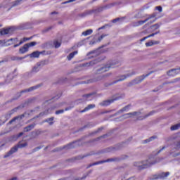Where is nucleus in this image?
<instances>
[{"label":"nucleus","instance_id":"1","mask_svg":"<svg viewBox=\"0 0 180 180\" xmlns=\"http://www.w3.org/2000/svg\"><path fill=\"white\" fill-rule=\"evenodd\" d=\"M25 147H27V142H25L24 143H22V141L18 142L17 145L11 148V150L4 156V158L11 157L12 154H14V153L18 151V148H25Z\"/></svg>","mask_w":180,"mask_h":180},{"label":"nucleus","instance_id":"2","mask_svg":"<svg viewBox=\"0 0 180 180\" xmlns=\"http://www.w3.org/2000/svg\"><path fill=\"white\" fill-rule=\"evenodd\" d=\"M169 175V172H162L158 174H153L151 176V177L149 178L150 180H154V179H164V178H167Z\"/></svg>","mask_w":180,"mask_h":180},{"label":"nucleus","instance_id":"3","mask_svg":"<svg viewBox=\"0 0 180 180\" xmlns=\"http://www.w3.org/2000/svg\"><path fill=\"white\" fill-rule=\"evenodd\" d=\"M116 64H119V62H111L108 65H105L104 67L101 68L99 71H102L103 72H106V71H109L110 68H115Z\"/></svg>","mask_w":180,"mask_h":180},{"label":"nucleus","instance_id":"4","mask_svg":"<svg viewBox=\"0 0 180 180\" xmlns=\"http://www.w3.org/2000/svg\"><path fill=\"white\" fill-rule=\"evenodd\" d=\"M180 69H172L167 72V75H169V77H175L176 75H178Z\"/></svg>","mask_w":180,"mask_h":180},{"label":"nucleus","instance_id":"5","mask_svg":"<svg viewBox=\"0 0 180 180\" xmlns=\"http://www.w3.org/2000/svg\"><path fill=\"white\" fill-rule=\"evenodd\" d=\"M32 39H33V37L22 38V39L20 41L19 44H15L13 46L14 49H16V47H19V46H21V44H23L24 43H25V41H29V40H32Z\"/></svg>","mask_w":180,"mask_h":180},{"label":"nucleus","instance_id":"6","mask_svg":"<svg viewBox=\"0 0 180 180\" xmlns=\"http://www.w3.org/2000/svg\"><path fill=\"white\" fill-rule=\"evenodd\" d=\"M117 99H119V98H115L114 99H110V100H105L101 103V106H109V105H110V103H113V102H115V101H117Z\"/></svg>","mask_w":180,"mask_h":180},{"label":"nucleus","instance_id":"7","mask_svg":"<svg viewBox=\"0 0 180 180\" xmlns=\"http://www.w3.org/2000/svg\"><path fill=\"white\" fill-rule=\"evenodd\" d=\"M109 161H115L113 159H108L106 160L99 161L97 162H94L92 164L89 165V167L87 168H91V167H94V165H99V164H103V162H109Z\"/></svg>","mask_w":180,"mask_h":180},{"label":"nucleus","instance_id":"8","mask_svg":"<svg viewBox=\"0 0 180 180\" xmlns=\"http://www.w3.org/2000/svg\"><path fill=\"white\" fill-rule=\"evenodd\" d=\"M41 84H38L37 86H32L27 89L21 91L20 94H25V92H31V91H34V89H37V88H40Z\"/></svg>","mask_w":180,"mask_h":180},{"label":"nucleus","instance_id":"9","mask_svg":"<svg viewBox=\"0 0 180 180\" xmlns=\"http://www.w3.org/2000/svg\"><path fill=\"white\" fill-rule=\"evenodd\" d=\"M27 51H29V48L26 44L19 49L20 54H25V53H27Z\"/></svg>","mask_w":180,"mask_h":180},{"label":"nucleus","instance_id":"10","mask_svg":"<svg viewBox=\"0 0 180 180\" xmlns=\"http://www.w3.org/2000/svg\"><path fill=\"white\" fill-rule=\"evenodd\" d=\"M41 54V52L39 51H36L32 52L30 55V57L31 58H39V57H40V55Z\"/></svg>","mask_w":180,"mask_h":180},{"label":"nucleus","instance_id":"11","mask_svg":"<svg viewBox=\"0 0 180 180\" xmlns=\"http://www.w3.org/2000/svg\"><path fill=\"white\" fill-rule=\"evenodd\" d=\"M11 33V27L4 28L0 30V36H5V34H9Z\"/></svg>","mask_w":180,"mask_h":180},{"label":"nucleus","instance_id":"12","mask_svg":"<svg viewBox=\"0 0 180 180\" xmlns=\"http://www.w3.org/2000/svg\"><path fill=\"white\" fill-rule=\"evenodd\" d=\"M94 108H95V104H89L84 110H81L80 113H85V112H88V110H91V109H94Z\"/></svg>","mask_w":180,"mask_h":180},{"label":"nucleus","instance_id":"13","mask_svg":"<svg viewBox=\"0 0 180 180\" xmlns=\"http://www.w3.org/2000/svg\"><path fill=\"white\" fill-rule=\"evenodd\" d=\"M78 143V141H75L72 142L71 143L68 144L67 146H64L63 148H66L67 150L70 149V148H75V147H77V143Z\"/></svg>","mask_w":180,"mask_h":180},{"label":"nucleus","instance_id":"14","mask_svg":"<svg viewBox=\"0 0 180 180\" xmlns=\"http://www.w3.org/2000/svg\"><path fill=\"white\" fill-rule=\"evenodd\" d=\"M35 126H36V124H34V123L30 124L24 128V131H26V132L30 131V130H33V129H34Z\"/></svg>","mask_w":180,"mask_h":180},{"label":"nucleus","instance_id":"15","mask_svg":"<svg viewBox=\"0 0 180 180\" xmlns=\"http://www.w3.org/2000/svg\"><path fill=\"white\" fill-rule=\"evenodd\" d=\"M23 117H25V114L15 117L11 120L9 121V124H12V123H13V122H16V120H18V119H23Z\"/></svg>","mask_w":180,"mask_h":180},{"label":"nucleus","instance_id":"16","mask_svg":"<svg viewBox=\"0 0 180 180\" xmlns=\"http://www.w3.org/2000/svg\"><path fill=\"white\" fill-rule=\"evenodd\" d=\"M77 54H78V51H75L70 53L69 54V56H68V57H67L68 60H69V61L72 60V58L75 57V56H77Z\"/></svg>","mask_w":180,"mask_h":180},{"label":"nucleus","instance_id":"17","mask_svg":"<svg viewBox=\"0 0 180 180\" xmlns=\"http://www.w3.org/2000/svg\"><path fill=\"white\" fill-rule=\"evenodd\" d=\"M127 77H129V75H122L120 77V79H119L117 81L113 82L112 84H110V85H113V84H117V82H120L121 81H124V79H126V78H127Z\"/></svg>","mask_w":180,"mask_h":180},{"label":"nucleus","instance_id":"18","mask_svg":"<svg viewBox=\"0 0 180 180\" xmlns=\"http://www.w3.org/2000/svg\"><path fill=\"white\" fill-rule=\"evenodd\" d=\"M130 108H131V105L129 104L120 110V112L121 113H123V112H129L130 110Z\"/></svg>","mask_w":180,"mask_h":180},{"label":"nucleus","instance_id":"19","mask_svg":"<svg viewBox=\"0 0 180 180\" xmlns=\"http://www.w3.org/2000/svg\"><path fill=\"white\" fill-rule=\"evenodd\" d=\"M92 33H94V30H92V29H89L86 31H84L82 33V36H89L90 34H92Z\"/></svg>","mask_w":180,"mask_h":180},{"label":"nucleus","instance_id":"20","mask_svg":"<svg viewBox=\"0 0 180 180\" xmlns=\"http://www.w3.org/2000/svg\"><path fill=\"white\" fill-rule=\"evenodd\" d=\"M92 95H94V94H84L82 96V98H84V100H79L81 101V102H85L86 101H89V99H88V98H89V96H92Z\"/></svg>","mask_w":180,"mask_h":180},{"label":"nucleus","instance_id":"21","mask_svg":"<svg viewBox=\"0 0 180 180\" xmlns=\"http://www.w3.org/2000/svg\"><path fill=\"white\" fill-rule=\"evenodd\" d=\"M153 164H155V162H151L146 165H143L142 166H139V169H144V168H148V167H151V165H153Z\"/></svg>","mask_w":180,"mask_h":180},{"label":"nucleus","instance_id":"22","mask_svg":"<svg viewBox=\"0 0 180 180\" xmlns=\"http://www.w3.org/2000/svg\"><path fill=\"white\" fill-rule=\"evenodd\" d=\"M53 120H54V117L48 118V119L45 120L44 122L49 123L50 124V126H51V124H53L54 123L53 122Z\"/></svg>","mask_w":180,"mask_h":180},{"label":"nucleus","instance_id":"23","mask_svg":"<svg viewBox=\"0 0 180 180\" xmlns=\"http://www.w3.org/2000/svg\"><path fill=\"white\" fill-rule=\"evenodd\" d=\"M136 115H139V112H133L125 114L124 116H127L126 117H131V116H136Z\"/></svg>","mask_w":180,"mask_h":180},{"label":"nucleus","instance_id":"24","mask_svg":"<svg viewBox=\"0 0 180 180\" xmlns=\"http://www.w3.org/2000/svg\"><path fill=\"white\" fill-rule=\"evenodd\" d=\"M150 19H151V18H148L145 20L139 21L137 22V26H141V25H144V23H146V22H148V20H150Z\"/></svg>","mask_w":180,"mask_h":180},{"label":"nucleus","instance_id":"25","mask_svg":"<svg viewBox=\"0 0 180 180\" xmlns=\"http://www.w3.org/2000/svg\"><path fill=\"white\" fill-rule=\"evenodd\" d=\"M178 129H180V124H176L175 125L172 126L170 130L174 131L178 130Z\"/></svg>","mask_w":180,"mask_h":180},{"label":"nucleus","instance_id":"26","mask_svg":"<svg viewBox=\"0 0 180 180\" xmlns=\"http://www.w3.org/2000/svg\"><path fill=\"white\" fill-rule=\"evenodd\" d=\"M25 44L29 49L30 47H34V46H36V44H37V42L32 41V42H30V43H27V44Z\"/></svg>","mask_w":180,"mask_h":180},{"label":"nucleus","instance_id":"27","mask_svg":"<svg viewBox=\"0 0 180 180\" xmlns=\"http://www.w3.org/2000/svg\"><path fill=\"white\" fill-rule=\"evenodd\" d=\"M23 0H15L12 3V6H18V5H20V2H22Z\"/></svg>","mask_w":180,"mask_h":180},{"label":"nucleus","instance_id":"28","mask_svg":"<svg viewBox=\"0 0 180 180\" xmlns=\"http://www.w3.org/2000/svg\"><path fill=\"white\" fill-rule=\"evenodd\" d=\"M155 139H157V136H151L148 139H146V140L143 141V143H150V141H153V140H155Z\"/></svg>","mask_w":180,"mask_h":180},{"label":"nucleus","instance_id":"29","mask_svg":"<svg viewBox=\"0 0 180 180\" xmlns=\"http://www.w3.org/2000/svg\"><path fill=\"white\" fill-rule=\"evenodd\" d=\"M53 44L56 49H58L61 46V42H58V41L56 40L53 41Z\"/></svg>","mask_w":180,"mask_h":180},{"label":"nucleus","instance_id":"30","mask_svg":"<svg viewBox=\"0 0 180 180\" xmlns=\"http://www.w3.org/2000/svg\"><path fill=\"white\" fill-rule=\"evenodd\" d=\"M18 139H19L18 135H13V136H11L10 138V141H16V140H18Z\"/></svg>","mask_w":180,"mask_h":180},{"label":"nucleus","instance_id":"31","mask_svg":"<svg viewBox=\"0 0 180 180\" xmlns=\"http://www.w3.org/2000/svg\"><path fill=\"white\" fill-rule=\"evenodd\" d=\"M150 74H153V72H150L146 74V75L141 76L139 82H141V81H143V79H144V78H146V77H148V75H150Z\"/></svg>","mask_w":180,"mask_h":180},{"label":"nucleus","instance_id":"32","mask_svg":"<svg viewBox=\"0 0 180 180\" xmlns=\"http://www.w3.org/2000/svg\"><path fill=\"white\" fill-rule=\"evenodd\" d=\"M18 109H19V107H16V108H13V110H11V111L9 112V116H11V115H13L15 113V112H16L18 110Z\"/></svg>","mask_w":180,"mask_h":180},{"label":"nucleus","instance_id":"33","mask_svg":"<svg viewBox=\"0 0 180 180\" xmlns=\"http://www.w3.org/2000/svg\"><path fill=\"white\" fill-rule=\"evenodd\" d=\"M151 46H154L153 44V41H148L146 43V47H151Z\"/></svg>","mask_w":180,"mask_h":180},{"label":"nucleus","instance_id":"34","mask_svg":"<svg viewBox=\"0 0 180 180\" xmlns=\"http://www.w3.org/2000/svg\"><path fill=\"white\" fill-rule=\"evenodd\" d=\"M44 115H47V112H41L39 113V115H37L35 117H34L33 119H37V118H39L40 117V116H44Z\"/></svg>","mask_w":180,"mask_h":180},{"label":"nucleus","instance_id":"35","mask_svg":"<svg viewBox=\"0 0 180 180\" xmlns=\"http://www.w3.org/2000/svg\"><path fill=\"white\" fill-rule=\"evenodd\" d=\"M158 32H155V33H153V34H150L149 35L147 36L148 39H150V37H154V36H155V34H158Z\"/></svg>","mask_w":180,"mask_h":180},{"label":"nucleus","instance_id":"36","mask_svg":"<svg viewBox=\"0 0 180 180\" xmlns=\"http://www.w3.org/2000/svg\"><path fill=\"white\" fill-rule=\"evenodd\" d=\"M91 155H84V156H78L77 158H76V160H82V158H85V157H88Z\"/></svg>","mask_w":180,"mask_h":180},{"label":"nucleus","instance_id":"37","mask_svg":"<svg viewBox=\"0 0 180 180\" xmlns=\"http://www.w3.org/2000/svg\"><path fill=\"white\" fill-rule=\"evenodd\" d=\"M61 113H64V110H59L56 111V115H61Z\"/></svg>","mask_w":180,"mask_h":180},{"label":"nucleus","instance_id":"38","mask_svg":"<svg viewBox=\"0 0 180 180\" xmlns=\"http://www.w3.org/2000/svg\"><path fill=\"white\" fill-rule=\"evenodd\" d=\"M155 9L159 11V12H162V7L161 6H158L155 7Z\"/></svg>","mask_w":180,"mask_h":180},{"label":"nucleus","instance_id":"39","mask_svg":"<svg viewBox=\"0 0 180 180\" xmlns=\"http://www.w3.org/2000/svg\"><path fill=\"white\" fill-rule=\"evenodd\" d=\"M160 24H155L153 25V27H154L155 29H160Z\"/></svg>","mask_w":180,"mask_h":180},{"label":"nucleus","instance_id":"40","mask_svg":"<svg viewBox=\"0 0 180 180\" xmlns=\"http://www.w3.org/2000/svg\"><path fill=\"white\" fill-rule=\"evenodd\" d=\"M120 20V18H117L112 20V23H116V22H119Z\"/></svg>","mask_w":180,"mask_h":180},{"label":"nucleus","instance_id":"41","mask_svg":"<svg viewBox=\"0 0 180 180\" xmlns=\"http://www.w3.org/2000/svg\"><path fill=\"white\" fill-rule=\"evenodd\" d=\"M151 115H154V111L149 112V114L146 115V117H143V119H146V117H148V116H151Z\"/></svg>","mask_w":180,"mask_h":180},{"label":"nucleus","instance_id":"42","mask_svg":"<svg viewBox=\"0 0 180 180\" xmlns=\"http://www.w3.org/2000/svg\"><path fill=\"white\" fill-rule=\"evenodd\" d=\"M180 148V141L176 143L175 148L179 149Z\"/></svg>","mask_w":180,"mask_h":180},{"label":"nucleus","instance_id":"43","mask_svg":"<svg viewBox=\"0 0 180 180\" xmlns=\"http://www.w3.org/2000/svg\"><path fill=\"white\" fill-rule=\"evenodd\" d=\"M11 60L13 61H15V60H22V58L13 57V58H11Z\"/></svg>","mask_w":180,"mask_h":180},{"label":"nucleus","instance_id":"44","mask_svg":"<svg viewBox=\"0 0 180 180\" xmlns=\"http://www.w3.org/2000/svg\"><path fill=\"white\" fill-rule=\"evenodd\" d=\"M96 62H97V60H93V61L90 62L89 64V65H93V64H96Z\"/></svg>","mask_w":180,"mask_h":180},{"label":"nucleus","instance_id":"45","mask_svg":"<svg viewBox=\"0 0 180 180\" xmlns=\"http://www.w3.org/2000/svg\"><path fill=\"white\" fill-rule=\"evenodd\" d=\"M153 46L155 44H160V41H153Z\"/></svg>","mask_w":180,"mask_h":180},{"label":"nucleus","instance_id":"46","mask_svg":"<svg viewBox=\"0 0 180 180\" xmlns=\"http://www.w3.org/2000/svg\"><path fill=\"white\" fill-rule=\"evenodd\" d=\"M106 136H108V135L105 134V135L101 136L97 138L96 141L100 140V139H103V138L106 137Z\"/></svg>","mask_w":180,"mask_h":180},{"label":"nucleus","instance_id":"47","mask_svg":"<svg viewBox=\"0 0 180 180\" xmlns=\"http://www.w3.org/2000/svg\"><path fill=\"white\" fill-rule=\"evenodd\" d=\"M147 39H148V37H144L143 38H142L141 39H140V41H144V40H147Z\"/></svg>","mask_w":180,"mask_h":180},{"label":"nucleus","instance_id":"48","mask_svg":"<svg viewBox=\"0 0 180 180\" xmlns=\"http://www.w3.org/2000/svg\"><path fill=\"white\" fill-rule=\"evenodd\" d=\"M11 41H13L16 43V41H18V38H13V39H10Z\"/></svg>","mask_w":180,"mask_h":180},{"label":"nucleus","instance_id":"49","mask_svg":"<svg viewBox=\"0 0 180 180\" xmlns=\"http://www.w3.org/2000/svg\"><path fill=\"white\" fill-rule=\"evenodd\" d=\"M23 134V132H20V133H19L18 135H17V136H18V139H19V137H22V135Z\"/></svg>","mask_w":180,"mask_h":180},{"label":"nucleus","instance_id":"50","mask_svg":"<svg viewBox=\"0 0 180 180\" xmlns=\"http://www.w3.org/2000/svg\"><path fill=\"white\" fill-rule=\"evenodd\" d=\"M165 148V146H163L158 152V154H160V153Z\"/></svg>","mask_w":180,"mask_h":180},{"label":"nucleus","instance_id":"51","mask_svg":"<svg viewBox=\"0 0 180 180\" xmlns=\"http://www.w3.org/2000/svg\"><path fill=\"white\" fill-rule=\"evenodd\" d=\"M178 155H180V152L179 153H175L173 157H178Z\"/></svg>","mask_w":180,"mask_h":180},{"label":"nucleus","instance_id":"52","mask_svg":"<svg viewBox=\"0 0 180 180\" xmlns=\"http://www.w3.org/2000/svg\"><path fill=\"white\" fill-rule=\"evenodd\" d=\"M105 26L103 25V26L99 27V28H98V30H102V29H105Z\"/></svg>","mask_w":180,"mask_h":180},{"label":"nucleus","instance_id":"53","mask_svg":"<svg viewBox=\"0 0 180 180\" xmlns=\"http://www.w3.org/2000/svg\"><path fill=\"white\" fill-rule=\"evenodd\" d=\"M53 29V27H49L47 30H46V32H49V30H51Z\"/></svg>","mask_w":180,"mask_h":180},{"label":"nucleus","instance_id":"54","mask_svg":"<svg viewBox=\"0 0 180 180\" xmlns=\"http://www.w3.org/2000/svg\"><path fill=\"white\" fill-rule=\"evenodd\" d=\"M77 1V0H69V1H68V3L74 2V1Z\"/></svg>","mask_w":180,"mask_h":180},{"label":"nucleus","instance_id":"55","mask_svg":"<svg viewBox=\"0 0 180 180\" xmlns=\"http://www.w3.org/2000/svg\"><path fill=\"white\" fill-rule=\"evenodd\" d=\"M144 118L139 117L138 120H143Z\"/></svg>","mask_w":180,"mask_h":180},{"label":"nucleus","instance_id":"56","mask_svg":"<svg viewBox=\"0 0 180 180\" xmlns=\"http://www.w3.org/2000/svg\"><path fill=\"white\" fill-rule=\"evenodd\" d=\"M115 4H110V6H113Z\"/></svg>","mask_w":180,"mask_h":180},{"label":"nucleus","instance_id":"57","mask_svg":"<svg viewBox=\"0 0 180 180\" xmlns=\"http://www.w3.org/2000/svg\"><path fill=\"white\" fill-rule=\"evenodd\" d=\"M60 96H61V94L60 95ZM60 96H58V97H53V98H56V99H58V98H60Z\"/></svg>","mask_w":180,"mask_h":180},{"label":"nucleus","instance_id":"58","mask_svg":"<svg viewBox=\"0 0 180 180\" xmlns=\"http://www.w3.org/2000/svg\"><path fill=\"white\" fill-rule=\"evenodd\" d=\"M54 13H56V12H52V13H51V15H54Z\"/></svg>","mask_w":180,"mask_h":180},{"label":"nucleus","instance_id":"59","mask_svg":"<svg viewBox=\"0 0 180 180\" xmlns=\"http://www.w3.org/2000/svg\"><path fill=\"white\" fill-rule=\"evenodd\" d=\"M0 27H2V24H0Z\"/></svg>","mask_w":180,"mask_h":180},{"label":"nucleus","instance_id":"60","mask_svg":"<svg viewBox=\"0 0 180 180\" xmlns=\"http://www.w3.org/2000/svg\"><path fill=\"white\" fill-rule=\"evenodd\" d=\"M101 39H103V35L101 36Z\"/></svg>","mask_w":180,"mask_h":180},{"label":"nucleus","instance_id":"61","mask_svg":"<svg viewBox=\"0 0 180 180\" xmlns=\"http://www.w3.org/2000/svg\"><path fill=\"white\" fill-rule=\"evenodd\" d=\"M1 43H2V41H1V40H0V44H1Z\"/></svg>","mask_w":180,"mask_h":180},{"label":"nucleus","instance_id":"62","mask_svg":"<svg viewBox=\"0 0 180 180\" xmlns=\"http://www.w3.org/2000/svg\"><path fill=\"white\" fill-rule=\"evenodd\" d=\"M90 82H94V81L91 80Z\"/></svg>","mask_w":180,"mask_h":180},{"label":"nucleus","instance_id":"63","mask_svg":"<svg viewBox=\"0 0 180 180\" xmlns=\"http://www.w3.org/2000/svg\"><path fill=\"white\" fill-rule=\"evenodd\" d=\"M36 68H34V69H33V71H34V69H35Z\"/></svg>","mask_w":180,"mask_h":180},{"label":"nucleus","instance_id":"64","mask_svg":"<svg viewBox=\"0 0 180 180\" xmlns=\"http://www.w3.org/2000/svg\"><path fill=\"white\" fill-rule=\"evenodd\" d=\"M4 63V61L0 62V63Z\"/></svg>","mask_w":180,"mask_h":180}]
</instances>
